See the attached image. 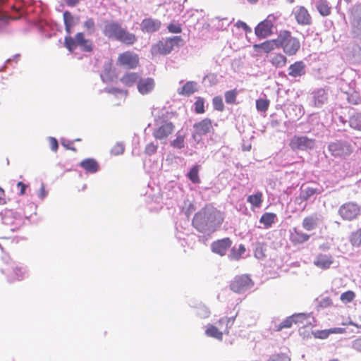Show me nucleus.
Listing matches in <instances>:
<instances>
[{
    "mask_svg": "<svg viewBox=\"0 0 361 361\" xmlns=\"http://www.w3.org/2000/svg\"><path fill=\"white\" fill-rule=\"evenodd\" d=\"M139 75L136 73H128L123 75L121 81L126 86H132L139 80Z\"/></svg>",
    "mask_w": 361,
    "mask_h": 361,
    "instance_id": "36",
    "label": "nucleus"
},
{
    "mask_svg": "<svg viewBox=\"0 0 361 361\" xmlns=\"http://www.w3.org/2000/svg\"><path fill=\"white\" fill-rule=\"evenodd\" d=\"M185 137L183 135H178L175 140H173L171 145L172 147L178 149H182L184 147Z\"/></svg>",
    "mask_w": 361,
    "mask_h": 361,
    "instance_id": "49",
    "label": "nucleus"
},
{
    "mask_svg": "<svg viewBox=\"0 0 361 361\" xmlns=\"http://www.w3.org/2000/svg\"><path fill=\"white\" fill-rule=\"evenodd\" d=\"M6 203V201L5 191L3 188H0V204H5Z\"/></svg>",
    "mask_w": 361,
    "mask_h": 361,
    "instance_id": "59",
    "label": "nucleus"
},
{
    "mask_svg": "<svg viewBox=\"0 0 361 361\" xmlns=\"http://www.w3.org/2000/svg\"><path fill=\"white\" fill-rule=\"evenodd\" d=\"M194 133L192 137L195 138L197 135L202 136L212 131H213L212 121L210 118H206L202 121L195 123L193 125Z\"/></svg>",
    "mask_w": 361,
    "mask_h": 361,
    "instance_id": "15",
    "label": "nucleus"
},
{
    "mask_svg": "<svg viewBox=\"0 0 361 361\" xmlns=\"http://www.w3.org/2000/svg\"><path fill=\"white\" fill-rule=\"evenodd\" d=\"M168 30L171 33L178 34L182 32L181 25L178 23H171L168 27Z\"/></svg>",
    "mask_w": 361,
    "mask_h": 361,
    "instance_id": "51",
    "label": "nucleus"
},
{
    "mask_svg": "<svg viewBox=\"0 0 361 361\" xmlns=\"http://www.w3.org/2000/svg\"><path fill=\"white\" fill-rule=\"evenodd\" d=\"M182 42L183 39L181 36L166 37L153 44L152 47V53L153 54H169L172 51L175 47H179Z\"/></svg>",
    "mask_w": 361,
    "mask_h": 361,
    "instance_id": "5",
    "label": "nucleus"
},
{
    "mask_svg": "<svg viewBox=\"0 0 361 361\" xmlns=\"http://www.w3.org/2000/svg\"><path fill=\"white\" fill-rule=\"evenodd\" d=\"M245 252V247L243 245H240L238 247H233L228 255L229 258L234 260H238L243 254Z\"/></svg>",
    "mask_w": 361,
    "mask_h": 361,
    "instance_id": "40",
    "label": "nucleus"
},
{
    "mask_svg": "<svg viewBox=\"0 0 361 361\" xmlns=\"http://www.w3.org/2000/svg\"><path fill=\"white\" fill-rule=\"evenodd\" d=\"M49 142L51 149L54 152H56L59 147L57 140L54 137H50L49 140Z\"/></svg>",
    "mask_w": 361,
    "mask_h": 361,
    "instance_id": "55",
    "label": "nucleus"
},
{
    "mask_svg": "<svg viewBox=\"0 0 361 361\" xmlns=\"http://www.w3.org/2000/svg\"><path fill=\"white\" fill-rule=\"evenodd\" d=\"M277 48L276 38L267 39L259 44H255L253 49L259 54H269Z\"/></svg>",
    "mask_w": 361,
    "mask_h": 361,
    "instance_id": "19",
    "label": "nucleus"
},
{
    "mask_svg": "<svg viewBox=\"0 0 361 361\" xmlns=\"http://www.w3.org/2000/svg\"><path fill=\"white\" fill-rule=\"evenodd\" d=\"M68 6L73 7L78 5L82 0H63Z\"/></svg>",
    "mask_w": 361,
    "mask_h": 361,
    "instance_id": "58",
    "label": "nucleus"
},
{
    "mask_svg": "<svg viewBox=\"0 0 361 361\" xmlns=\"http://www.w3.org/2000/svg\"><path fill=\"white\" fill-rule=\"evenodd\" d=\"M351 347L355 351L361 353V336L355 338L352 341Z\"/></svg>",
    "mask_w": 361,
    "mask_h": 361,
    "instance_id": "52",
    "label": "nucleus"
},
{
    "mask_svg": "<svg viewBox=\"0 0 361 361\" xmlns=\"http://www.w3.org/2000/svg\"><path fill=\"white\" fill-rule=\"evenodd\" d=\"M140 59L137 54L130 51L120 54L117 59V65L128 69H133L138 66Z\"/></svg>",
    "mask_w": 361,
    "mask_h": 361,
    "instance_id": "11",
    "label": "nucleus"
},
{
    "mask_svg": "<svg viewBox=\"0 0 361 361\" xmlns=\"http://www.w3.org/2000/svg\"><path fill=\"white\" fill-rule=\"evenodd\" d=\"M213 106L215 110L223 111L224 110V104L221 96H216L212 99Z\"/></svg>",
    "mask_w": 361,
    "mask_h": 361,
    "instance_id": "47",
    "label": "nucleus"
},
{
    "mask_svg": "<svg viewBox=\"0 0 361 361\" xmlns=\"http://www.w3.org/2000/svg\"><path fill=\"white\" fill-rule=\"evenodd\" d=\"M322 192V190L318 188H314L311 187L302 188L300 192V199L302 201L308 200L312 196L315 194H320Z\"/></svg>",
    "mask_w": 361,
    "mask_h": 361,
    "instance_id": "34",
    "label": "nucleus"
},
{
    "mask_svg": "<svg viewBox=\"0 0 361 361\" xmlns=\"http://www.w3.org/2000/svg\"><path fill=\"white\" fill-rule=\"evenodd\" d=\"M307 319L306 314L303 313L294 314L286 317L282 322L275 326L276 331H280L283 329H290L293 324H303Z\"/></svg>",
    "mask_w": 361,
    "mask_h": 361,
    "instance_id": "14",
    "label": "nucleus"
},
{
    "mask_svg": "<svg viewBox=\"0 0 361 361\" xmlns=\"http://www.w3.org/2000/svg\"><path fill=\"white\" fill-rule=\"evenodd\" d=\"M333 263V257L331 255L318 254L314 260V264L319 269H329Z\"/></svg>",
    "mask_w": 361,
    "mask_h": 361,
    "instance_id": "24",
    "label": "nucleus"
},
{
    "mask_svg": "<svg viewBox=\"0 0 361 361\" xmlns=\"http://www.w3.org/2000/svg\"><path fill=\"white\" fill-rule=\"evenodd\" d=\"M346 332L344 328L336 327L324 330H315L312 332L314 338L326 339L331 334H342Z\"/></svg>",
    "mask_w": 361,
    "mask_h": 361,
    "instance_id": "22",
    "label": "nucleus"
},
{
    "mask_svg": "<svg viewBox=\"0 0 361 361\" xmlns=\"http://www.w3.org/2000/svg\"><path fill=\"white\" fill-rule=\"evenodd\" d=\"M351 35L361 41V4L355 5L350 15Z\"/></svg>",
    "mask_w": 361,
    "mask_h": 361,
    "instance_id": "7",
    "label": "nucleus"
},
{
    "mask_svg": "<svg viewBox=\"0 0 361 361\" xmlns=\"http://www.w3.org/2000/svg\"><path fill=\"white\" fill-rule=\"evenodd\" d=\"M154 81L152 78L140 79L137 83L138 91L142 94H147L153 90Z\"/></svg>",
    "mask_w": 361,
    "mask_h": 361,
    "instance_id": "28",
    "label": "nucleus"
},
{
    "mask_svg": "<svg viewBox=\"0 0 361 361\" xmlns=\"http://www.w3.org/2000/svg\"><path fill=\"white\" fill-rule=\"evenodd\" d=\"M200 166L199 165H195L191 168L190 171L188 173V178L193 183H200V178L199 177V171Z\"/></svg>",
    "mask_w": 361,
    "mask_h": 361,
    "instance_id": "39",
    "label": "nucleus"
},
{
    "mask_svg": "<svg viewBox=\"0 0 361 361\" xmlns=\"http://www.w3.org/2000/svg\"><path fill=\"white\" fill-rule=\"evenodd\" d=\"M359 320H360V323H356L355 322L350 321L348 324L350 326H353L356 328L361 329V314L359 316Z\"/></svg>",
    "mask_w": 361,
    "mask_h": 361,
    "instance_id": "60",
    "label": "nucleus"
},
{
    "mask_svg": "<svg viewBox=\"0 0 361 361\" xmlns=\"http://www.w3.org/2000/svg\"><path fill=\"white\" fill-rule=\"evenodd\" d=\"M270 102L267 99H259L256 100V108L259 111L264 112L269 106Z\"/></svg>",
    "mask_w": 361,
    "mask_h": 361,
    "instance_id": "44",
    "label": "nucleus"
},
{
    "mask_svg": "<svg viewBox=\"0 0 361 361\" xmlns=\"http://www.w3.org/2000/svg\"><path fill=\"white\" fill-rule=\"evenodd\" d=\"M268 361H289V358L283 354L272 355Z\"/></svg>",
    "mask_w": 361,
    "mask_h": 361,
    "instance_id": "53",
    "label": "nucleus"
},
{
    "mask_svg": "<svg viewBox=\"0 0 361 361\" xmlns=\"http://www.w3.org/2000/svg\"><path fill=\"white\" fill-rule=\"evenodd\" d=\"M238 91L236 89L228 90L224 93L225 102L228 104H235Z\"/></svg>",
    "mask_w": 361,
    "mask_h": 361,
    "instance_id": "38",
    "label": "nucleus"
},
{
    "mask_svg": "<svg viewBox=\"0 0 361 361\" xmlns=\"http://www.w3.org/2000/svg\"><path fill=\"white\" fill-rule=\"evenodd\" d=\"M268 61L275 68H281L288 63L287 55L283 52H276L268 58Z\"/></svg>",
    "mask_w": 361,
    "mask_h": 361,
    "instance_id": "23",
    "label": "nucleus"
},
{
    "mask_svg": "<svg viewBox=\"0 0 361 361\" xmlns=\"http://www.w3.org/2000/svg\"><path fill=\"white\" fill-rule=\"evenodd\" d=\"M315 145V140L307 136H293L289 143L290 147L293 151L307 150L313 149Z\"/></svg>",
    "mask_w": 361,
    "mask_h": 361,
    "instance_id": "12",
    "label": "nucleus"
},
{
    "mask_svg": "<svg viewBox=\"0 0 361 361\" xmlns=\"http://www.w3.org/2000/svg\"><path fill=\"white\" fill-rule=\"evenodd\" d=\"M125 147L122 143H116L111 149V153L113 155H120L124 152Z\"/></svg>",
    "mask_w": 361,
    "mask_h": 361,
    "instance_id": "50",
    "label": "nucleus"
},
{
    "mask_svg": "<svg viewBox=\"0 0 361 361\" xmlns=\"http://www.w3.org/2000/svg\"><path fill=\"white\" fill-rule=\"evenodd\" d=\"M329 361H340L338 358L331 359Z\"/></svg>",
    "mask_w": 361,
    "mask_h": 361,
    "instance_id": "63",
    "label": "nucleus"
},
{
    "mask_svg": "<svg viewBox=\"0 0 361 361\" xmlns=\"http://www.w3.org/2000/svg\"><path fill=\"white\" fill-rule=\"evenodd\" d=\"M83 27L88 34L92 35L95 31V23L93 18H87L83 24Z\"/></svg>",
    "mask_w": 361,
    "mask_h": 361,
    "instance_id": "45",
    "label": "nucleus"
},
{
    "mask_svg": "<svg viewBox=\"0 0 361 361\" xmlns=\"http://www.w3.org/2000/svg\"><path fill=\"white\" fill-rule=\"evenodd\" d=\"M328 149L334 157H345L351 154V146L346 142L336 141L331 142Z\"/></svg>",
    "mask_w": 361,
    "mask_h": 361,
    "instance_id": "13",
    "label": "nucleus"
},
{
    "mask_svg": "<svg viewBox=\"0 0 361 361\" xmlns=\"http://www.w3.org/2000/svg\"><path fill=\"white\" fill-rule=\"evenodd\" d=\"M254 283L247 274L236 276L230 283V289L237 293H243L250 289Z\"/></svg>",
    "mask_w": 361,
    "mask_h": 361,
    "instance_id": "10",
    "label": "nucleus"
},
{
    "mask_svg": "<svg viewBox=\"0 0 361 361\" xmlns=\"http://www.w3.org/2000/svg\"><path fill=\"white\" fill-rule=\"evenodd\" d=\"M7 278L9 283L21 281L24 278V271L20 268H13L8 271Z\"/></svg>",
    "mask_w": 361,
    "mask_h": 361,
    "instance_id": "33",
    "label": "nucleus"
},
{
    "mask_svg": "<svg viewBox=\"0 0 361 361\" xmlns=\"http://www.w3.org/2000/svg\"><path fill=\"white\" fill-rule=\"evenodd\" d=\"M310 238V235L303 232L296 227L293 228L290 231L289 239L290 241L295 245L302 244L308 241Z\"/></svg>",
    "mask_w": 361,
    "mask_h": 361,
    "instance_id": "20",
    "label": "nucleus"
},
{
    "mask_svg": "<svg viewBox=\"0 0 361 361\" xmlns=\"http://www.w3.org/2000/svg\"><path fill=\"white\" fill-rule=\"evenodd\" d=\"M18 188H20V195H23L25 193V189L27 188V185L20 181L17 183Z\"/></svg>",
    "mask_w": 361,
    "mask_h": 361,
    "instance_id": "57",
    "label": "nucleus"
},
{
    "mask_svg": "<svg viewBox=\"0 0 361 361\" xmlns=\"http://www.w3.org/2000/svg\"><path fill=\"white\" fill-rule=\"evenodd\" d=\"M64 44L70 51L75 50L78 46L87 52H90L93 49L92 41L86 39L83 32H78L75 38L71 35L66 36Z\"/></svg>",
    "mask_w": 361,
    "mask_h": 361,
    "instance_id": "6",
    "label": "nucleus"
},
{
    "mask_svg": "<svg viewBox=\"0 0 361 361\" xmlns=\"http://www.w3.org/2000/svg\"><path fill=\"white\" fill-rule=\"evenodd\" d=\"M287 1L290 4H293L295 1V0H287Z\"/></svg>",
    "mask_w": 361,
    "mask_h": 361,
    "instance_id": "64",
    "label": "nucleus"
},
{
    "mask_svg": "<svg viewBox=\"0 0 361 361\" xmlns=\"http://www.w3.org/2000/svg\"><path fill=\"white\" fill-rule=\"evenodd\" d=\"M276 220V214L271 212L263 214L259 219V222L262 224L265 228H270Z\"/></svg>",
    "mask_w": 361,
    "mask_h": 361,
    "instance_id": "35",
    "label": "nucleus"
},
{
    "mask_svg": "<svg viewBox=\"0 0 361 361\" xmlns=\"http://www.w3.org/2000/svg\"><path fill=\"white\" fill-rule=\"evenodd\" d=\"M195 111L197 114H203L204 110V100L202 97H198L195 102Z\"/></svg>",
    "mask_w": 361,
    "mask_h": 361,
    "instance_id": "48",
    "label": "nucleus"
},
{
    "mask_svg": "<svg viewBox=\"0 0 361 361\" xmlns=\"http://www.w3.org/2000/svg\"><path fill=\"white\" fill-rule=\"evenodd\" d=\"M231 245L232 240L227 237L214 241L211 245V249L213 252L224 256Z\"/></svg>",
    "mask_w": 361,
    "mask_h": 361,
    "instance_id": "16",
    "label": "nucleus"
},
{
    "mask_svg": "<svg viewBox=\"0 0 361 361\" xmlns=\"http://www.w3.org/2000/svg\"><path fill=\"white\" fill-rule=\"evenodd\" d=\"M316 8L323 17L329 16L331 13V7L327 0H317Z\"/></svg>",
    "mask_w": 361,
    "mask_h": 361,
    "instance_id": "31",
    "label": "nucleus"
},
{
    "mask_svg": "<svg viewBox=\"0 0 361 361\" xmlns=\"http://www.w3.org/2000/svg\"><path fill=\"white\" fill-rule=\"evenodd\" d=\"M47 195V192L45 191V189H44V185H42L41 186V188L39 190V197L41 198V199H43L45 197V196Z\"/></svg>",
    "mask_w": 361,
    "mask_h": 361,
    "instance_id": "61",
    "label": "nucleus"
},
{
    "mask_svg": "<svg viewBox=\"0 0 361 361\" xmlns=\"http://www.w3.org/2000/svg\"><path fill=\"white\" fill-rule=\"evenodd\" d=\"M63 21L65 25V29L68 35L71 33L72 27L74 25V18L71 13L66 11L63 13Z\"/></svg>",
    "mask_w": 361,
    "mask_h": 361,
    "instance_id": "37",
    "label": "nucleus"
},
{
    "mask_svg": "<svg viewBox=\"0 0 361 361\" xmlns=\"http://www.w3.org/2000/svg\"><path fill=\"white\" fill-rule=\"evenodd\" d=\"M350 126L361 131V114L357 113L350 117Z\"/></svg>",
    "mask_w": 361,
    "mask_h": 361,
    "instance_id": "41",
    "label": "nucleus"
},
{
    "mask_svg": "<svg viewBox=\"0 0 361 361\" xmlns=\"http://www.w3.org/2000/svg\"><path fill=\"white\" fill-rule=\"evenodd\" d=\"M291 16L295 23L300 26H310L313 19L308 9L303 5H297L291 11Z\"/></svg>",
    "mask_w": 361,
    "mask_h": 361,
    "instance_id": "8",
    "label": "nucleus"
},
{
    "mask_svg": "<svg viewBox=\"0 0 361 361\" xmlns=\"http://www.w3.org/2000/svg\"><path fill=\"white\" fill-rule=\"evenodd\" d=\"M174 128L175 126L173 123L167 122L156 129L153 133V136L157 140L166 139L174 131Z\"/></svg>",
    "mask_w": 361,
    "mask_h": 361,
    "instance_id": "21",
    "label": "nucleus"
},
{
    "mask_svg": "<svg viewBox=\"0 0 361 361\" xmlns=\"http://www.w3.org/2000/svg\"><path fill=\"white\" fill-rule=\"evenodd\" d=\"M319 220V217L316 214L307 216L302 221V226L305 231H311L317 228Z\"/></svg>",
    "mask_w": 361,
    "mask_h": 361,
    "instance_id": "27",
    "label": "nucleus"
},
{
    "mask_svg": "<svg viewBox=\"0 0 361 361\" xmlns=\"http://www.w3.org/2000/svg\"><path fill=\"white\" fill-rule=\"evenodd\" d=\"M305 73V64L302 61H295L288 67V75L293 78L300 77Z\"/></svg>",
    "mask_w": 361,
    "mask_h": 361,
    "instance_id": "26",
    "label": "nucleus"
},
{
    "mask_svg": "<svg viewBox=\"0 0 361 361\" xmlns=\"http://www.w3.org/2000/svg\"><path fill=\"white\" fill-rule=\"evenodd\" d=\"M198 90L197 82L188 81L180 89L178 90L179 95L189 97L197 92Z\"/></svg>",
    "mask_w": 361,
    "mask_h": 361,
    "instance_id": "29",
    "label": "nucleus"
},
{
    "mask_svg": "<svg viewBox=\"0 0 361 361\" xmlns=\"http://www.w3.org/2000/svg\"><path fill=\"white\" fill-rule=\"evenodd\" d=\"M350 242L353 246L358 247L361 245V229L352 233L350 236Z\"/></svg>",
    "mask_w": 361,
    "mask_h": 361,
    "instance_id": "42",
    "label": "nucleus"
},
{
    "mask_svg": "<svg viewBox=\"0 0 361 361\" xmlns=\"http://www.w3.org/2000/svg\"><path fill=\"white\" fill-rule=\"evenodd\" d=\"M122 29V26L115 21H106L104 23L103 33L109 39H116Z\"/></svg>",
    "mask_w": 361,
    "mask_h": 361,
    "instance_id": "17",
    "label": "nucleus"
},
{
    "mask_svg": "<svg viewBox=\"0 0 361 361\" xmlns=\"http://www.w3.org/2000/svg\"><path fill=\"white\" fill-rule=\"evenodd\" d=\"M334 305L333 300L327 296L322 298L318 301L317 308L318 309H326L331 307Z\"/></svg>",
    "mask_w": 361,
    "mask_h": 361,
    "instance_id": "43",
    "label": "nucleus"
},
{
    "mask_svg": "<svg viewBox=\"0 0 361 361\" xmlns=\"http://www.w3.org/2000/svg\"><path fill=\"white\" fill-rule=\"evenodd\" d=\"M80 166L84 169L87 172L89 173H96L99 168L98 162L94 159L92 158H88L82 160Z\"/></svg>",
    "mask_w": 361,
    "mask_h": 361,
    "instance_id": "30",
    "label": "nucleus"
},
{
    "mask_svg": "<svg viewBox=\"0 0 361 361\" xmlns=\"http://www.w3.org/2000/svg\"><path fill=\"white\" fill-rule=\"evenodd\" d=\"M116 40L126 45H133L137 41V37L135 34L129 32L122 27L120 34H118Z\"/></svg>",
    "mask_w": 361,
    "mask_h": 361,
    "instance_id": "25",
    "label": "nucleus"
},
{
    "mask_svg": "<svg viewBox=\"0 0 361 361\" xmlns=\"http://www.w3.org/2000/svg\"><path fill=\"white\" fill-rule=\"evenodd\" d=\"M361 207L353 202L343 204L338 209V214L344 221H353L360 214Z\"/></svg>",
    "mask_w": 361,
    "mask_h": 361,
    "instance_id": "9",
    "label": "nucleus"
},
{
    "mask_svg": "<svg viewBox=\"0 0 361 361\" xmlns=\"http://www.w3.org/2000/svg\"><path fill=\"white\" fill-rule=\"evenodd\" d=\"M224 221V213L207 204L195 214L192 224L199 232L212 234L220 228Z\"/></svg>",
    "mask_w": 361,
    "mask_h": 361,
    "instance_id": "1",
    "label": "nucleus"
},
{
    "mask_svg": "<svg viewBox=\"0 0 361 361\" xmlns=\"http://www.w3.org/2000/svg\"><path fill=\"white\" fill-rule=\"evenodd\" d=\"M247 202L251 205L252 209L259 208L263 202V194L260 191L256 192L253 195H250L247 197Z\"/></svg>",
    "mask_w": 361,
    "mask_h": 361,
    "instance_id": "32",
    "label": "nucleus"
},
{
    "mask_svg": "<svg viewBox=\"0 0 361 361\" xmlns=\"http://www.w3.org/2000/svg\"><path fill=\"white\" fill-rule=\"evenodd\" d=\"M236 26L238 27H240V28H243L244 30L245 31H248V32H250L251 31V29L250 27L243 21H241V20H238L237 23H236Z\"/></svg>",
    "mask_w": 361,
    "mask_h": 361,
    "instance_id": "56",
    "label": "nucleus"
},
{
    "mask_svg": "<svg viewBox=\"0 0 361 361\" xmlns=\"http://www.w3.org/2000/svg\"><path fill=\"white\" fill-rule=\"evenodd\" d=\"M157 145H154V143H149L145 147V153L147 154H154L157 152Z\"/></svg>",
    "mask_w": 361,
    "mask_h": 361,
    "instance_id": "54",
    "label": "nucleus"
},
{
    "mask_svg": "<svg viewBox=\"0 0 361 361\" xmlns=\"http://www.w3.org/2000/svg\"><path fill=\"white\" fill-rule=\"evenodd\" d=\"M235 317H223L218 321V327L213 324H208L205 330L207 336L215 338L221 341L224 334H228L229 329L233 326Z\"/></svg>",
    "mask_w": 361,
    "mask_h": 361,
    "instance_id": "3",
    "label": "nucleus"
},
{
    "mask_svg": "<svg viewBox=\"0 0 361 361\" xmlns=\"http://www.w3.org/2000/svg\"><path fill=\"white\" fill-rule=\"evenodd\" d=\"M248 2H250V4H256L258 0H247Z\"/></svg>",
    "mask_w": 361,
    "mask_h": 361,
    "instance_id": "62",
    "label": "nucleus"
},
{
    "mask_svg": "<svg viewBox=\"0 0 361 361\" xmlns=\"http://www.w3.org/2000/svg\"><path fill=\"white\" fill-rule=\"evenodd\" d=\"M161 25L160 20L152 18H144L140 24V29L144 33H153L158 31Z\"/></svg>",
    "mask_w": 361,
    "mask_h": 361,
    "instance_id": "18",
    "label": "nucleus"
},
{
    "mask_svg": "<svg viewBox=\"0 0 361 361\" xmlns=\"http://www.w3.org/2000/svg\"><path fill=\"white\" fill-rule=\"evenodd\" d=\"M277 48L288 56H295L301 49V43L288 30H281L276 36Z\"/></svg>",
    "mask_w": 361,
    "mask_h": 361,
    "instance_id": "2",
    "label": "nucleus"
},
{
    "mask_svg": "<svg viewBox=\"0 0 361 361\" xmlns=\"http://www.w3.org/2000/svg\"><path fill=\"white\" fill-rule=\"evenodd\" d=\"M279 13L269 14L267 18L259 23L255 27V34L259 39H265L273 34V29L280 18Z\"/></svg>",
    "mask_w": 361,
    "mask_h": 361,
    "instance_id": "4",
    "label": "nucleus"
},
{
    "mask_svg": "<svg viewBox=\"0 0 361 361\" xmlns=\"http://www.w3.org/2000/svg\"><path fill=\"white\" fill-rule=\"evenodd\" d=\"M355 298V293L352 290H348L341 295L340 299L344 303L352 302Z\"/></svg>",
    "mask_w": 361,
    "mask_h": 361,
    "instance_id": "46",
    "label": "nucleus"
}]
</instances>
